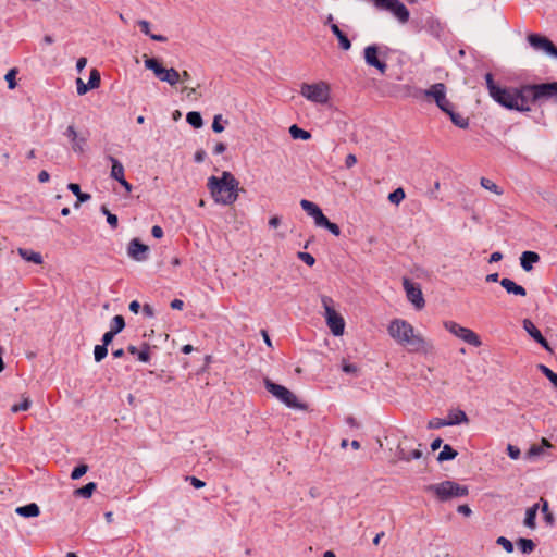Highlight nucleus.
I'll return each instance as SVG.
<instances>
[{
	"label": "nucleus",
	"instance_id": "f257e3e1",
	"mask_svg": "<svg viewBox=\"0 0 557 557\" xmlns=\"http://www.w3.org/2000/svg\"><path fill=\"white\" fill-rule=\"evenodd\" d=\"M485 81L490 96L497 103L509 110L519 112L530 111V106L527 102V92H524V85L520 88L500 87L494 82L492 73H486Z\"/></svg>",
	"mask_w": 557,
	"mask_h": 557
},
{
	"label": "nucleus",
	"instance_id": "f03ea898",
	"mask_svg": "<svg viewBox=\"0 0 557 557\" xmlns=\"http://www.w3.org/2000/svg\"><path fill=\"white\" fill-rule=\"evenodd\" d=\"M388 334L399 345L407 347L409 352H428L432 346L414 333L413 326L406 320L395 319L388 325Z\"/></svg>",
	"mask_w": 557,
	"mask_h": 557
},
{
	"label": "nucleus",
	"instance_id": "7ed1b4c3",
	"mask_svg": "<svg viewBox=\"0 0 557 557\" xmlns=\"http://www.w3.org/2000/svg\"><path fill=\"white\" fill-rule=\"evenodd\" d=\"M214 201L224 206L233 205L238 198L239 182L228 171H224L221 177L210 176L207 182Z\"/></svg>",
	"mask_w": 557,
	"mask_h": 557
},
{
	"label": "nucleus",
	"instance_id": "20e7f679",
	"mask_svg": "<svg viewBox=\"0 0 557 557\" xmlns=\"http://www.w3.org/2000/svg\"><path fill=\"white\" fill-rule=\"evenodd\" d=\"M527 102L542 104L544 102H557V82L524 85Z\"/></svg>",
	"mask_w": 557,
	"mask_h": 557
},
{
	"label": "nucleus",
	"instance_id": "39448f33",
	"mask_svg": "<svg viewBox=\"0 0 557 557\" xmlns=\"http://www.w3.org/2000/svg\"><path fill=\"white\" fill-rule=\"evenodd\" d=\"M300 95L311 102L325 104L331 97L330 85L323 81L313 84L302 83Z\"/></svg>",
	"mask_w": 557,
	"mask_h": 557
},
{
	"label": "nucleus",
	"instance_id": "423d86ee",
	"mask_svg": "<svg viewBox=\"0 0 557 557\" xmlns=\"http://www.w3.org/2000/svg\"><path fill=\"white\" fill-rule=\"evenodd\" d=\"M264 386L267 391L293 409H306V405L298 401L296 395L283 385L272 382L270 379H264Z\"/></svg>",
	"mask_w": 557,
	"mask_h": 557
},
{
	"label": "nucleus",
	"instance_id": "0eeeda50",
	"mask_svg": "<svg viewBox=\"0 0 557 557\" xmlns=\"http://www.w3.org/2000/svg\"><path fill=\"white\" fill-rule=\"evenodd\" d=\"M145 57V67L153 72L161 82L175 86L181 81V74L174 69H165L158 59Z\"/></svg>",
	"mask_w": 557,
	"mask_h": 557
},
{
	"label": "nucleus",
	"instance_id": "6e6552de",
	"mask_svg": "<svg viewBox=\"0 0 557 557\" xmlns=\"http://www.w3.org/2000/svg\"><path fill=\"white\" fill-rule=\"evenodd\" d=\"M434 490L437 497L442 500L449 499L451 497L467 496L469 491L465 485H460L453 481H445L440 484L431 486Z\"/></svg>",
	"mask_w": 557,
	"mask_h": 557
},
{
	"label": "nucleus",
	"instance_id": "1a4fd4ad",
	"mask_svg": "<svg viewBox=\"0 0 557 557\" xmlns=\"http://www.w3.org/2000/svg\"><path fill=\"white\" fill-rule=\"evenodd\" d=\"M421 92L425 98L432 99L443 112H448L453 107L446 97V86L443 83L433 84L430 88L421 90Z\"/></svg>",
	"mask_w": 557,
	"mask_h": 557
},
{
	"label": "nucleus",
	"instance_id": "9d476101",
	"mask_svg": "<svg viewBox=\"0 0 557 557\" xmlns=\"http://www.w3.org/2000/svg\"><path fill=\"white\" fill-rule=\"evenodd\" d=\"M445 329L454 334L455 336L461 338L467 344L472 345L474 347L481 346L482 342L476 333L472 330L463 327L456 322L447 321L444 323Z\"/></svg>",
	"mask_w": 557,
	"mask_h": 557
},
{
	"label": "nucleus",
	"instance_id": "9b49d317",
	"mask_svg": "<svg viewBox=\"0 0 557 557\" xmlns=\"http://www.w3.org/2000/svg\"><path fill=\"white\" fill-rule=\"evenodd\" d=\"M527 40H528L529 45L535 51L544 52L547 55H550V57H554V58L557 59V47L546 36H543L541 34L532 33V34L528 35Z\"/></svg>",
	"mask_w": 557,
	"mask_h": 557
},
{
	"label": "nucleus",
	"instance_id": "f8f14e48",
	"mask_svg": "<svg viewBox=\"0 0 557 557\" xmlns=\"http://www.w3.org/2000/svg\"><path fill=\"white\" fill-rule=\"evenodd\" d=\"M330 298L324 297L322 302L325 308V318L327 326L335 336H339L344 333L345 321L333 308L329 306Z\"/></svg>",
	"mask_w": 557,
	"mask_h": 557
},
{
	"label": "nucleus",
	"instance_id": "ddd939ff",
	"mask_svg": "<svg viewBox=\"0 0 557 557\" xmlns=\"http://www.w3.org/2000/svg\"><path fill=\"white\" fill-rule=\"evenodd\" d=\"M404 289L406 290V295L408 300L417 308L422 309L425 306V301L422 295V290L419 284L412 283L409 278H404L403 281Z\"/></svg>",
	"mask_w": 557,
	"mask_h": 557
},
{
	"label": "nucleus",
	"instance_id": "4468645a",
	"mask_svg": "<svg viewBox=\"0 0 557 557\" xmlns=\"http://www.w3.org/2000/svg\"><path fill=\"white\" fill-rule=\"evenodd\" d=\"M380 48L376 45H370L364 48V61L369 66L375 67L381 74H385L387 64L379 59Z\"/></svg>",
	"mask_w": 557,
	"mask_h": 557
},
{
	"label": "nucleus",
	"instance_id": "2eb2a0df",
	"mask_svg": "<svg viewBox=\"0 0 557 557\" xmlns=\"http://www.w3.org/2000/svg\"><path fill=\"white\" fill-rule=\"evenodd\" d=\"M149 247L143 244L138 238H133L127 246L128 256L138 262L145 261L148 258Z\"/></svg>",
	"mask_w": 557,
	"mask_h": 557
},
{
	"label": "nucleus",
	"instance_id": "dca6fc26",
	"mask_svg": "<svg viewBox=\"0 0 557 557\" xmlns=\"http://www.w3.org/2000/svg\"><path fill=\"white\" fill-rule=\"evenodd\" d=\"M301 208L307 212L308 215L312 216L314 219V223L317 226H321L323 223H325V220L327 219L322 210L312 201H309L307 199H302L300 201Z\"/></svg>",
	"mask_w": 557,
	"mask_h": 557
},
{
	"label": "nucleus",
	"instance_id": "f3484780",
	"mask_svg": "<svg viewBox=\"0 0 557 557\" xmlns=\"http://www.w3.org/2000/svg\"><path fill=\"white\" fill-rule=\"evenodd\" d=\"M396 456L401 461H410L413 459H420L422 457V451L420 449H406L403 444H398Z\"/></svg>",
	"mask_w": 557,
	"mask_h": 557
},
{
	"label": "nucleus",
	"instance_id": "a211bd4d",
	"mask_svg": "<svg viewBox=\"0 0 557 557\" xmlns=\"http://www.w3.org/2000/svg\"><path fill=\"white\" fill-rule=\"evenodd\" d=\"M540 261V256L535 251H523L520 257V265L525 272L533 269V264Z\"/></svg>",
	"mask_w": 557,
	"mask_h": 557
},
{
	"label": "nucleus",
	"instance_id": "6ab92c4d",
	"mask_svg": "<svg viewBox=\"0 0 557 557\" xmlns=\"http://www.w3.org/2000/svg\"><path fill=\"white\" fill-rule=\"evenodd\" d=\"M500 285L506 289L508 294H512L516 296L524 297L527 295V290L523 286L518 285L512 280L508 277H504L500 280Z\"/></svg>",
	"mask_w": 557,
	"mask_h": 557
},
{
	"label": "nucleus",
	"instance_id": "aec40b11",
	"mask_svg": "<svg viewBox=\"0 0 557 557\" xmlns=\"http://www.w3.org/2000/svg\"><path fill=\"white\" fill-rule=\"evenodd\" d=\"M15 512L24 518H34L39 516L40 509L39 506L35 503L27 504L25 506H20L15 509Z\"/></svg>",
	"mask_w": 557,
	"mask_h": 557
},
{
	"label": "nucleus",
	"instance_id": "412c9836",
	"mask_svg": "<svg viewBox=\"0 0 557 557\" xmlns=\"http://www.w3.org/2000/svg\"><path fill=\"white\" fill-rule=\"evenodd\" d=\"M107 159L111 162L112 168L110 172V176L120 182V180L124 178V166L123 164L114 157L108 156Z\"/></svg>",
	"mask_w": 557,
	"mask_h": 557
},
{
	"label": "nucleus",
	"instance_id": "4be33fe9",
	"mask_svg": "<svg viewBox=\"0 0 557 557\" xmlns=\"http://www.w3.org/2000/svg\"><path fill=\"white\" fill-rule=\"evenodd\" d=\"M468 416L463 410L457 409L449 411L448 417L446 419L447 425H457L460 423H468Z\"/></svg>",
	"mask_w": 557,
	"mask_h": 557
},
{
	"label": "nucleus",
	"instance_id": "5701e85b",
	"mask_svg": "<svg viewBox=\"0 0 557 557\" xmlns=\"http://www.w3.org/2000/svg\"><path fill=\"white\" fill-rule=\"evenodd\" d=\"M18 255L26 261L35 264H41L44 262L42 256L32 249L18 248Z\"/></svg>",
	"mask_w": 557,
	"mask_h": 557
},
{
	"label": "nucleus",
	"instance_id": "b1692460",
	"mask_svg": "<svg viewBox=\"0 0 557 557\" xmlns=\"http://www.w3.org/2000/svg\"><path fill=\"white\" fill-rule=\"evenodd\" d=\"M149 345L144 344L140 350L137 349L136 346L129 345L127 347V351L132 355H136L138 360L141 362H148L150 360V351Z\"/></svg>",
	"mask_w": 557,
	"mask_h": 557
},
{
	"label": "nucleus",
	"instance_id": "393cba45",
	"mask_svg": "<svg viewBox=\"0 0 557 557\" xmlns=\"http://www.w3.org/2000/svg\"><path fill=\"white\" fill-rule=\"evenodd\" d=\"M331 30L338 39L339 46L343 50H349L351 48L349 38L341 30L336 24H331Z\"/></svg>",
	"mask_w": 557,
	"mask_h": 557
},
{
	"label": "nucleus",
	"instance_id": "a878e982",
	"mask_svg": "<svg viewBox=\"0 0 557 557\" xmlns=\"http://www.w3.org/2000/svg\"><path fill=\"white\" fill-rule=\"evenodd\" d=\"M67 188L76 196L77 201L74 205L75 208H78L81 203L88 201L91 196L89 194L83 193L81 190V186L76 183H70Z\"/></svg>",
	"mask_w": 557,
	"mask_h": 557
},
{
	"label": "nucleus",
	"instance_id": "bb28decb",
	"mask_svg": "<svg viewBox=\"0 0 557 557\" xmlns=\"http://www.w3.org/2000/svg\"><path fill=\"white\" fill-rule=\"evenodd\" d=\"M138 26L140 27V30L149 36L152 40L154 41H159V42H165L168 41V38L163 35H157V34H152L150 33V23L146 20H139L137 22Z\"/></svg>",
	"mask_w": 557,
	"mask_h": 557
},
{
	"label": "nucleus",
	"instance_id": "cd10ccee",
	"mask_svg": "<svg viewBox=\"0 0 557 557\" xmlns=\"http://www.w3.org/2000/svg\"><path fill=\"white\" fill-rule=\"evenodd\" d=\"M445 113L449 115L450 121L454 123V125L458 126L459 128L466 129L469 127V119L455 112L453 110V107L448 110V112Z\"/></svg>",
	"mask_w": 557,
	"mask_h": 557
},
{
	"label": "nucleus",
	"instance_id": "c85d7f7f",
	"mask_svg": "<svg viewBox=\"0 0 557 557\" xmlns=\"http://www.w3.org/2000/svg\"><path fill=\"white\" fill-rule=\"evenodd\" d=\"M537 510H539V504H534L532 507L527 509L525 518H524V525L525 527H528L530 529H534L535 528V525H536L535 519H536Z\"/></svg>",
	"mask_w": 557,
	"mask_h": 557
},
{
	"label": "nucleus",
	"instance_id": "c756f323",
	"mask_svg": "<svg viewBox=\"0 0 557 557\" xmlns=\"http://www.w3.org/2000/svg\"><path fill=\"white\" fill-rule=\"evenodd\" d=\"M457 450H455L449 444H445L443 446L442 451L437 456V461L443 462L447 460H453L457 457Z\"/></svg>",
	"mask_w": 557,
	"mask_h": 557
},
{
	"label": "nucleus",
	"instance_id": "7c9ffc66",
	"mask_svg": "<svg viewBox=\"0 0 557 557\" xmlns=\"http://www.w3.org/2000/svg\"><path fill=\"white\" fill-rule=\"evenodd\" d=\"M97 484L95 482H89L86 485L75 490V495L83 497V498H89L91 497L92 493L96 491Z\"/></svg>",
	"mask_w": 557,
	"mask_h": 557
},
{
	"label": "nucleus",
	"instance_id": "2f4dec72",
	"mask_svg": "<svg viewBox=\"0 0 557 557\" xmlns=\"http://www.w3.org/2000/svg\"><path fill=\"white\" fill-rule=\"evenodd\" d=\"M289 134H290L292 138H294V139L308 140L311 138L310 132L298 127L296 124H294L289 127Z\"/></svg>",
	"mask_w": 557,
	"mask_h": 557
},
{
	"label": "nucleus",
	"instance_id": "473e14b6",
	"mask_svg": "<svg viewBox=\"0 0 557 557\" xmlns=\"http://www.w3.org/2000/svg\"><path fill=\"white\" fill-rule=\"evenodd\" d=\"M186 121L194 128H200L203 125L202 116L197 111H190L186 115Z\"/></svg>",
	"mask_w": 557,
	"mask_h": 557
},
{
	"label": "nucleus",
	"instance_id": "72a5a7b5",
	"mask_svg": "<svg viewBox=\"0 0 557 557\" xmlns=\"http://www.w3.org/2000/svg\"><path fill=\"white\" fill-rule=\"evenodd\" d=\"M517 545L522 554H530L535 548L534 542L530 539H519Z\"/></svg>",
	"mask_w": 557,
	"mask_h": 557
},
{
	"label": "nucleus",
	"instance_id": "f704fd0d",
	"mask_svg": "<svg viewBox=\"0 0 557 557\" xmlns=\"http://www.w3.org/2000/svg\"><path fill=\"white\" fill-rule=\"evenodd\" d=\"M523 329L534 341L542 334L540 330L529 319L523 320Z\"/></svg>",
	"mask_w": 557,
	"mask_h": 557
},
{
	"label": "nucleus",
	"instance_id": "c9c22d12",
	"mask_svg": "<svg viewBox=\"0 0 557 557\" xmlns=\"http://www.w3.org/2000/svg\"><path fill=\"white\" fill-rule=\"evenodd\" d=\"M124 327H125L124 318L120 314L115 315L111 321L110 331H112L115 334H119L120 332L123 331Z\"/></svg>",
	"mask_w": 557,
	"mask_h": 557
},
{
	"label": "nucleus",
	"instance_id": "e433bc0d",
	"mask_svg": "<svg viewBox=\"0 0 557 557\" xmlns=\"http://www.w3.org/2000/svg\"><path fill=\"white\" fill-rule=\"evenodd\" d=\"M405 190L401 187H398L394 191L389 193L388 200L389 202L398 206L405 199Z\"/></svg>",
	"mask_w": 557,
	"mask_h": 557
},
{
	"label": "nucleus",
	"instance_id": "4c0bfd02",
	"mask_svg": "<svg viewBox=\"0 0 557 557\" xmlns=\"http://www.w3.org/2000/svg\"><path fill=\"white\" fill-rule=\"evenodd\" d=\"M480 184L483 188L493 191L496 195H502L503 190L492 180L482 177Z\"/></svg>",
	"mask_w": 557,
	"mask_h": 557
},
{
	"label": "nucleus",
	"instance_id": "58836bf2",
	"mask_svg": "<svg viewBox=\"0 0 557 557\" xmlns=\"http://www.w3.org/2000/svg\"><path fill=\"white\" fill-rule=\"evenodd\" d=\"M540 500L542 503V512L544 513V519H545L546 523L549 525H554L555 517L548 509V502L546 499H544L543 497H541Z\"/></svg>",
	"mask_w": 557,
	"mask_h": 557
},
{
	"label": "nucleus",
	"instance_id": "ea45409f",
	"mask_svg": "<svg viewBox=\"0 0 557 557\" xmlns=\"http://www.w3.org/2000/svg\"><path fill=\"white\" fill-rule=\"evenodd\" d=\"M228 121L227 120H224L222 119V115L221 114H216L214 117H213V122H212V131L214 133H222L225 128V124H227Z\"/></svg>",
	"mask_w": 557,
	"mask_h": 557
},
{
	"label": "nucleus",
	"instance_id": "a19ab883",
	"mask_svg": "<svg viewBox=\"0 0 557 557\" xmlns=\"http://www.w3.org/2000/svg\"><path fill=\"white\" fill-rule=\"evenodd\" d=\"M101 76L98 70L92 69L90 71L89 79H88V87L91 89L98 88L100 86Z\"/></svg>",
	"mask_w": 557,
	"mask_h": 557
},
{
	"label": "nucleus",
	"instance_id": "79ce46f5",
	"mask_svg": "<svg viewBox=\"0 0 557 557\" xmlns=\"http://www.w3.org/2000/svg\"><path fill=\"white\" fill-rule=\"evenodd\" d=\"M108 355V347L103 344L96 345L94 349V358L96 362H100L103 360Z\"/></svg>",
	"mask_w": 557,
	"mask_h": 557
},
{
	"label": "nucleus",
	"instance_id": "37998d69",
	"mask_svg": "<svg viewBox=\"0 0 557 557\" xmlns=\"http://www.w3.org/2000/svg\"><path fill=\"white\" fill-rule=\"evenodd\" d=\"M88 471V466L85 463L78 465L75 467L71 473L72 480H78L81 479L86 472Z\"/></svg>",
	"mask_w": 557,
	"mask_h": 557
},
{
	"label": "nucleus",
	"instance_id": "c03bdc74",
	"mask_svg": "<svg viewBox=\"0 0 557 557\" xmlns=\"http://www.w3.org/2000/svg\"><path fill=\"white\" fill-rule=\"evenodd\" d=\"M29 398H24L20 404H15L11 407V411L16 413L20 411H26L30 407Z\"/></svg>",
	"mask_w": 557,
	"mask_h": 557
},
{
	"label": "nucleus",
	"instance_id": "a18cd8bd",
	"mask_svg": "<svg viewBox=\"0 0 557 557\" xmlns=\"http://www.w3.org/2000/svg\"><path fill=\"white\" fill-rule=\"evenodd\" d=\"M17 74L16 69H11L4 76L5 81L8 82L9 89H14L16 87V81L15 76Z\"/></svg>",
	"mask_w": 557,
	"mask_h": 557
},
{
	"label": "nucleus",
	"instance_id": "49530a36",
	"mask_svg": "<svg viewBox=\"0 0 557 557\" xmlns=\"http://www.w3.org/2000/svg\"><path fill=\"white\" fill-rule=\"evenodd\" d=\"M320 227H324L327 231H330L333 235L339 236L341 235V228L337 224L331 222L329 219L325 220V223H323Z\"/></svg>",
	"mask_w": 557,
	"mask_h": 557
},
{
	"label": "nucleus",
	"instance_id": "de8ad7c7",
	"mask_svg": "<svg viewBox=\"0 0 557 557\" xmlns=\"http://www.w3.org/2000/svg\"><path fill=\"white\" fill-rule=\"evenodd\" d=\"M447 426L446 419L433 418L428 422V429L435 430Z\"/></svg>",
	"mask_w": 557,
	"mask_h": 557
},
{
	"label": "nucleus",
	"instance_id": "09e8293b",
	"mask_svg": "<svg viewBox=\"0 0 557 557\" xmlns=\"http://www.w3.org/2000/svg\"><path fill=\"white\" fill-rule=\"evenodd\" d=\"M85 144H86V138L77 136L76 140L74 139L72 141V149L75 152L83 153Z\"/></svg>",
	"mask_w": 557,
	"mask_h": 557
},
{
	"label": "nucleus",
	"instance_id": "8fccbe9b",
	"mask_svg": "<svg viewBox=\"0 0 557 557\" xmlns=\"http://www.w3.org/2000/svg\"><path fill=\"white\" fill-rule=\"evenodd\" d=\"M497 544L500 545L507 553H512L513 552V544L508 540L506 539L505 536H499L497 539Z\"/></svg>",
	"mask_w": 557,
	"mask_h": 557
},
{
	"label": "nucleus",
	"instance_id": "3c124183",
	"mask_svg": "<svg viewBox=\"0 0 557 557\" xmlns=\"http://www.w3.org/2000/svg\"><path fill=\"white\" fill-rule=\"evenodd\" d=\"M297 257L309 267H312L315 263V259L311 253L299 251Z\"/></svg>",
	"mask_w": 557,
	"mask_h": 557
},
{
	"label": "nucleus",
	"instance_id": "603ef678",
	"mask_svg": "<svg viewBox=\"0 0 557 557\" xmlns=\"http://www.w3.org/2000/svg\"><path fill=\"white\" fill-rule=\"evenodd\" d=\"M90 87H88V83L85 84L82 78L76 79V90L79 96L85 95Z\"/></svg>",
	"mask_w": 557,
	"mask_h": 557
},
{
	"label": "nucleus",
	"instance_id": "864d4df0",
	"mask_svg": "<svg viewBox=\"0 0 557 557\" xmlns=\"http://www.w3.org/2000/svg\"><path fill=\"white\" fill-rule=\"evenodd\" d=\"M342 370L347 374H356L358 372V367L354 363H348L344 360L342 364Z\"/></svg>",
	"mask_w": 557,
	"mask_h": 557
},
{
	"label": "nucleus",
	"instance_id": "5fc2aeb1",
	"mask_svg": "<svg viewBox=\"0 0 557 557\" xmlns=\"http://www.w3.org/2000/svg\"><path fill=\"white\" fill-rule=\"evenodd\" d=\"M507 453H508V456L513 460H517L521 455L520 449L517 446H513L511 444H509L507 446Z\"/></svg>",
	"mask_w": 557,
	"mask_h": 557
},
{
	"label": "nucleus",
	"instance_id": "6e6d98bb",
	"mask_svg": "<svg viewBox=\"0 0 557 557\" xmlns=\"http://www.w3.org/2000/svg\"><path fill=\"white\" fill-rule=\"evenodd\" d=\"M537 369L547 377L548 381H550L554 377V375L557 374L545 364H539Z\"/></svg>",
	"mask_w": 557,
	"mask_h": 557
},
{
	"label": "nucleus",
	"instance_id": "4d7b16f0",
	"mask_svg": "<svg viewBox=\"0 0 557 557\" xmlns=\"http://www.w3.org/2000/svg\"><path fill=\"white\" fill-rule=\"evenodd\" d=\"M185 479L186 481H189V483L197 490L202 488L206 485V483L202 480L196 476H186Z\"/></svg>",
	"mask_w": 557,
	"mask_h": 557
},
{
	"label": "nucleus",
	"instance_id": "13d9d810",
	"mask_svg": "<svg viewBox=\"0 0 557 557\" xmlns=\"http://www.w3.org/2000/svg\"><path fill=\"white\" fill-rule=\"evenodd\" d=\"M535 342L540 344L546 351L553 352L550 345L542 334L535 339Z\"/></svg>",
	"mask_w": 557,
	"mask_h": 557
},
{
	"label": "nucleus",
	"instance_id": "bf43d9fd",
	"mask_svg": "<svg viewBox=\"0 0 557 557\" xmlns=\"http://www.w3.org/2000/svg\"><path fill=\"white\" fill-rule=\"evenodd\" d=\"M535 342L540 344L546 351L553 352L550 345L542 334L535 339Z\"/></svg>",
	"mask_w": 557,
	"mask_h": 557
},
{
	"label": "nucleus",
	"instance_id": "052dcab7",
	"mask_svg": "<svg viewBox=\"0 0 557 557\" xmlns=\"http://www.w3.org/2000/svg\"><path fill=\"white\" fill-rule=\"evenodd\" d=\"M115 335H116V334H115V333H113L112 331H108V332H106V333L103 334V336H102V339H101V341H102V344H103L104 346H107V347H108V345H110V344L112 343V341H113V338H114V336H115Z\"/></svg>",
	"mask_w": 557,
	"mask_h": 557
},
{
	"label": "nucleus",
	"instance_id": "680f3d73",
	"mask_svg": "<svg viewBox=\"0 0 557 557\" xmlns=\"http://www.w3.org/2000/svg\"><path fill=\"white\" fill-rule=\"evenodd\" d=\"M64 135L71 140V143L77 138V133L73 125H70L66 131L64 132Z\"/></svg>",
	"mask_w": 557,
	"mask_h": 557
},
{
	"label": "nucleus",
	"instance_id": "e2e57ef3",
	"mask_svg": "<svg viewBox=\"0 0 557 557\" xmlns=\"http://www.w3.org/2000/svg\"><path fill=\"white\" fill-rule=\"evenodd\" d=\"M107 222L113 230H115L119 226V219L113 213H108Z\"/></svg>",
	"mask_w": 557,
	"mask_h": 557
},
{
	"label": "nucleus",
	"instance_id": "0e129e2a",
	"mask_svg": "<svg viewBox=\"0 0 557 557\" xmlns=\"http://www.w3.org/2000/svg\"><path fill=\"white\" fill-rule=\"evenodd\" d=\"M206 157H207L206 151L203 149H199L195 152L194 160L197 163H201L205 161Z\"/></svg>",
	"mask_w": 557,
	"mask_h": 557
},
{
	"label": "nucleus",
	"instance_id": "69168bd1",
	"mask_svg": "<svg viewBox=\"0 0 557 557\" xmlns=\"http://www.w3.org/2000/svg\"><path fill=\"white\" fill-rule=\"evenodd\" d=\"M357 163V158L355 154L352 153H349L347 154L346 159H345V165L347 169H350L352 168L355 164Z\"/></svg>",
	"mask_w": 557,
	"mask_h": 557
},
{
	"label": "nucleus",
	"instance_id": "338daca9",
	"mask_svg": "<svg viewBox=\"0 0 557 557\" xmlns=\"http://www.w3.org/2000/svg\"><path fill=\"white\" fill-rule=\"evenodd\" d=\"M151 235L154 237V238H161L163 236V230L161 226L159 225H154L152 226L151 228Z\"/></svg>",
	"mask_w": 557,
	"mask_h": 557
},
{
	"label": "nucleus",
	"instance_id": "774afa93",
	"mask_svg": "<svg viewBox=\"0 0 557 557\" xmlns=\"http://www.w3.org/2000/svg\"><path fill=\"white\" fill-rule=\"evenodd\" d=\"M457 511L467 517H469L472 513V510L470 509V507L468 505L458 506Z\"/></svg>",
	"mask_w": 557,
	"mask_h": 557
}]
</instances>
